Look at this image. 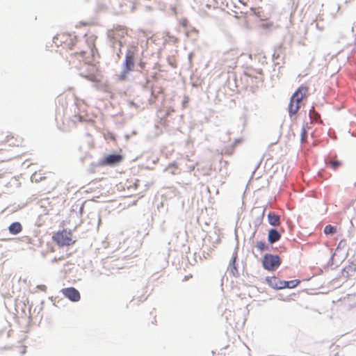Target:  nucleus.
Returning <instances> with one entry per match:
<instances>
[{
	"mask_svg": "<svg viewBox=\"0 0 356 356\" xmlns=\"http://www.w3.org/2000/svg\"><path fill=\"white\" fill-rule=\"evenodd\" d=\"M51 239L60 248L68 247L77 241V237L73 235L72 230L67 228L54 232Z\"/></svg>",
	"mask_w": 356,
	"mask_h": 356,
	"instance_id": "obj_1",
	"label": "nucleus"
},
{
	"mask_svg": "<svg viewBox=\"0 0 356 356\" xmlns=\"http://www.w3.org/2000/svg\"><path fill=\"white\" fill-rule=\"evenodd\" d=\"M124 159V156L122 154L114 151L104 154L98 162H92L90 165L94 168L105 166L115 167L121 163Z\"/></svg>",
	"mask_w": 356,
	"mask_h": 356,
	"instance_id": "obj_2",
	"label": "nucleus"
},
{
	"mask_svg": "<svg viewBox=\"0 0 356 356\" xmlns=\"http://www.w3.org/2000/svg\"><path fill=\"white\" fill-rule=\"evenodd\" d=\"M226 7L227 8V12H232L235 15L245 14L247 15L249 13H254L259 17H261V12H256L252 8H249L245 1H227Z\"/></svg>",
	"mask_w": 356,
	"mask_h": 356,
	"instance_id": "obj_3",
	"label": "nucleus"
},
{
	"mask_svg": "<svg viewBox=\"0 0 356 356\" xmlns=\"http://www.w3.org/2000/svg\"><path fill=\"white\" fill-rule=\"evenodd\" d=\"M135 66V54L133 51L127 49L124 61L122 63V70L118 75V81H124L127 75L132 71Z\"/></svg>",
	"mask_w": 356,
	"mask_h": 356,
	"instance_id": "obj_4",
	"label": "nucleus"
},
{
	"mask_svg": "<svg viewBox=\"0 0 356 356\" xmlns=\"http://www.w3.org/2000/svg\"><path fill=\"white\" fill-rule=\"evenodd\" d=\"M281 264L280 258L278 255L266 254L264 255L262 264L263 267L269 271H273L277 268Z\"/></svg>",
	"mask_w": 356,
	"mask_h": 356,
	"instance_id": "obj_5",
	"label": "nucleus"
},
{
	"mask_svg": "<svg viewBox=\"0 0 356 356\" xmlns=\"http://www.w3.org/2000/svg\"><path fill=\"white\" fill-rule=\"evenodd\" d=\"M60 292L65 298H67L72 302H77L81 300L79 291L74 286L63 288Z\"/></svg>",
	"mask_w": 356,
	"mask_h": 356,
	"instance_id": "obj_6",
	"label": "nucleus"
},
{
	"mask_svg": "<svg viewBox=\"0 0 356 356\" xmlns=\"http://www.w3.org/2000/svg\"><path fill=\"white\" fill-rule=\"evenodd\" d=\"M302 101V99H299L298 97H294V95H292L289 104V113L291 116L296 115L298 112Z\"/></svg>",
	"mask_w": 356,
	"mask_h": 356,
	"instance_id": "obj_7",
	"label": "nucleus"
},
{
	"mask_svg": "<svg viewBox=\"0 0 356 356\" xmlns=\"http://www.w3.org/2000/svg\"><path fill=\"white\" fill-rule=\"evenodd\" d=\"M154 280L152 278H151L148 281L147 285L145 286V287L144 289V290H145L144 293L137 298L138 302H143L147 299L148 296L152 293V292L154 289Z\"/></svg>",
	"mask_w": 356,
	"mask_h": 356,
	"instance_id": "obj_8",
	"label": "nucleus"
},
{
	"mask_svg": "<svg viewBox=\"0 0 356 356\" xmlns=\"http://www.w3.org/2000/svg\"><path fill=\"white\" fill-rule=\"evenodd\" d=\"M111 4V13L113 15H120L123 13L125 10L124 6H127L126 3L122 1H108Z\"/></svg>",
	"mask_w": 356,
	"mask_h": 356,
	"instance_id": "obj_9",
	"label": "nucleus"
},
{
	"mask_svg": "<svg viewBox=\"0 0 356 356\" xmlns=\"http://www.w3.org/2000/svg\"><path fill=\"white\" fill-rule=\"evenodd\" d=\"M309 86L307 84H302L300 86L298 89L293 94L294 97H298L300 99H305L309 96Z\"/></svg>",
	"mask_w": 356,
	"mask_h": 356,
	"instance_id": "obj_10",
	"label": "nucleus"
},
{
	"mask_svg": "<svg viewBox=\"0 0 356 356\" xmlns=\"http://www.w3.org/2000/svg\"><path fill=\"white\" fill-rule=\"evenodd\" d=\"M266 282L268 285L273 289H285V282L284 280H281L279 278L273 276L266 278Z\"/></svg>",
	"mask_w": 356,
	"mask_h": 356,
	"instance_id": "obj_11",
	"label": "nucleus"
},
{
	"mask_svg": "<svg viewBox=\"0 0 356 356\" xmlns=\"http://www.w3.org/2000/svg\"><path fill=\"white\" fill-rule=\"evenodd\" d=\"M22 225L19 221H15L10 224L8 227L9 233L12 235H17L22 231Z\"/></svg>",
	"mask_w": 356,
	"mask_h": 356,
	"instance_id": "obj_12",
	"label": "nucleus"
},
{
	"mask_svg": "<svg viewBox=\"0 0 356 356\" xmlns=\"http://www.w3.org/2000/svg\"><path fill=\"white\" fill-rule=\"evenodd\" d=\"M281 238L280 234L274 229H272L268 232V240L270 243H274L278 241Z\"/></svg>",
	"mask_w": 356,
	"mask_h": 356,
	"instance_id": "obj_13",
	"label": "nucleus"
},
{
	"mask_svg": "<svg viewBox=\"0 0 356 356\" xmlns=\"http://www.w3.org/2000/svg\"><path fill=\"white\" fill-rule=\"evenodd\" d=\"M268 222L273 226H278L280 224V218L277 214L270 212L268 215Z\"/></svg>",
	"mask_w": 356,
	"mask_h": 356,
	"instance_id": "obj_14",
	"label": "nucleus"
},
{
	"mask_svg": "<svg viewBox=\"0 0 356 356\" xmlns=\"http://www.w3.org/2000/svg\"><path fill=\"white\" fill-rule=\"evenodd\" d=\"M326 165L330 167L332 170H336L341 166V161L337 159L336 156L332 158L330 160L326 161Z\"/></svg>",
	"mask_w": 356,
	"mask_h": 356,
	"instance_id": "obj_15",
	"label": "nucleus"
},
{
	"mask_svg": "<svg viewBox=\"0 0 356 356\" xmlns=\"http://www.w3.org/2000/svg\"><path fill=\"white\" fill-rule=\"evenodd\" d=\"M97 12H105L108 11L111 13V6L106 5L105 3L102 2H98L97 6Z\"/></svg>",
	"mask_w": 356,
	"mask_h": 356,
	"instance_id": "obj_16",
	"label": "nucleus"
},
{
	"mask_svg": "<svg viewBox=\"0 0 356 356\" xmlns=\"http://www.w3.org/2000/svg\"><path fill=\"white\" fill-rule=\"evenodd\" d=\"M284 282L285 285H286L285 286V288L293 289L297 286L300 282L298 280H293L291 281H284Z\"/></svg>",
	"mask_w": 356,
	"mask_h": 356,
	"instance_id": "obj_17",
	"label": "nucleus"
},
{
	"mask_svg": "<svg viewBox=\"0 0 356 356\" xmlns=\"http://www.w3.org/2000/svg\"><path fill=\"white\" fill-rule=\"evenodd\" d=\"M337 228L331 225H326L324 228V233L325 234H333L336 233Z\"/></svg>",
	"mask_w": 356,
	"mask_h": 356,
	"instance_id": "obj_18",
	"label": "nucleus"
},
{
	"mask_svg": "<svg viewBox=\"0 0 356 356\" xmlns=\"http://www.w3.org/2000/svg\"><path fill=\"white\" fill-rule=\"evenodd\" d=\"M45 179V177L41 176L40 175H38L36 172H34L31 177V181H35V183H38Z\"/></svg>",
	"mask_w": 356,
	"mask_h": 356,
	"instance_id": "obj_19",
	"label": "nucleus"
},
{
	"mask_svg": "<svg viewBox=\"0 0 356 356\" xmlns=\"http://www.w3.org/2000/svg\"><path fill=\"white\" fill-rule=\"evenodd\" d=\"M85 79H87L88 81H90L93 83L98 82V79H97L96 74L94 73L87 74L85 76Z\"/></svg>",
	"mask_w": 356,
	"mask_h": 356,
	"instance_id": "obj_20",
	"label": "nucleus"
},
{
	"mask_svg": "<svg viewBox=\"0 0 356 356\" xmlns=\"http://www.w3.org/2000/svg\"><path fill=\"white\" fill-rule=\"evenodd\" d=\"M256 247L261 252L267 249V245L264 241H258L256 244Z\"/></svg>",
	"mask_w": 356,
	"mask_h": 356,
	"instance_id": "obj_21",
	"label": "nucleus"
},
{
	"mask_svg": "<svg viewBox=\"0 0 356 356\" xmlns=\"http://www.w3.org/2000/svg\"><path fill=\"white\" fill-rule=\"evenodd\" d=\"M153 222H154V217H153V212H151L149 214L147 215V226H149L151 224V228H153Z\"/></svg>",
	"mask_w": 356,
	"mask_h": 356,
	"instance_id": "obj_22",
	"label": "nucleus"
},
{
	"mask_svg": "<svg viewBox=\"0 0 356 356\" xmlns=\"http://www.w3.org/2000/svg\"><path fill=\"white\" fill-rule=\"evenodd\" d=\"M105 138L106 139H110L114 141L116 140L117 136L114 133L108 131L106 135Z\"/></svg>",
	"mask_w": 356,
	"mask_h": 356,
	"instance_id": "obj_23",
	"label": "nucleus"
},
{
	"mask_svg": "<svg viewBox=\"0 0 356 356\" xmlns=\"http://www.w3.org/2000/svg\"><path fill=\"white\" fill-rule=\"evenodd\" d=\"M309 115L312 118H314L316 120L320 118L319 114L316 113L314 109L310 111Z\"/></svg>",
	"mask_w": 356,
	"mask_h": 356,
	"instance_id": "obj_24",
	"label": "nucleus"
},
{
	"mask_svg": "<svg viewBox=\"0 0 356 356\" xmlns=\"http://www.w3.org/2000/svg\"><path fill=\"white\" fill-rule=\"evenodd\" d=\"M179 24L184 28H186L188 26V20L186 18H181L179 21Z\"/></svg>",
	"mask_w": 356,
	"mask_h": 356,
	"instance_id": "obj_25",
	"label": "nucleus"
},
{
	"mask_svg": "<svg viewBox=\"0 0 356 356\" xmlns=\"http://www.w3.org/2000/svg\"><path fill=\"white\" fill-rule=\"evenodd\" d=\"M76 36L74 37V40H76ZM76 41L74 40H70V42L67 44V47L70 49H73Z\"/></svg>",
	"mask_w": 356,
	"mask_h": 356,
	"instance_id": "obj_26",
	"label": "nucleus"
},
{
	"mask_svg": "<svg viewBox=\"0 0 356 356\" xmlns=\"http://www.w3.org/2000/svg\"><path fill=\"white\" fill-rule=\"evenodd\" d=\"M307 136V133L305 129H302V133H301V140L302 142H304Z\"/></svg>",
	"mask_w": 356,
	"mask_h": 356,
	"instance_id": "obj_27",
	"label": "nucleus"
},
{
	"mask_svg": "<svg viewBox=\"0 0 356 356\" xmlns=\"http://www.w3.org/2000/svg\"><path fill=\"white\" fill-rule=\"evenodd\" d=\"M88 157H91V156H90L89 154H88V153H87V154H86V155H85V156H81V157L79 158V160H80V161H81V163H83V162H84V161H85V159H86V158H88Z\"/></svg>",
	"mask_w": 356,
	"mask_h": 356,
	"instance_id": "obj_28",
	"label": "nucleus"
},
{
	"mask_svg": "<svg viewBox=\"0 0 356 356\" xmlns=\"http://www.w3.org/2000/svg\"><path fill=\"white\" fill-rule=\"evenodd\" d=\"M59 40V35H56L54 36L52 39V41L54 43H55L57 45L58 41Z\"/></svg>",
	"mask_w": 356,
	"mask_h": 356,
	"instance_id": "obj_29",
	"label": "nucleus"
},
{
	"mask_svg": "<svg viewBox=\"0 0 356 356\" xmlns=\"http://www.w3.org/2000/svg\"><path fill=\"white\" fill-rule=\"evenodd\" d=\"M75 117L77 118V120L81 122L84 121V118L82 115H75Z\"/></svg>",
	"mask_w": 356,
	"mask_h": 356,
	"instance_id": "obj_30",
	"label": "nucleus"
},
{
	"mask_svg": "<svg viewBox=\"0 0 356 356\" xmlns=\"http://www.w3.org/2000/svg\"><path fill=\"white\" fill-rule=\"evenodd\" d=\"M151 95H152V98H156V96L154 95V85H152L151 86Z\"/></svg>",
	"mask_w": 356,
	"mask_h": 356,
	"instance_id": "obj_31",
	"label": "nucleus"
},
{
	"mask_svg": "<svg viewBox=\"0 0 356 356\" xmlns=\"http://www.w3.org/2000/svg\"><path fill=\"white\" fill-rule=\"evenodd\" d=\"M130 2L131 3V5L129 7L131 8V11H134V9L136 8V4H135V3H136V1H130Z\"/></svg>",
	"mask_w": 356,
	"mask_h": 356,
	"instance_id": "obj_32",
	"label": "nucleus"
},
{
	"mask_svg": "<svg viewBox=\"0 0 356 356\" xmlns=\"http://www.w3.org/2000/svg\"><path fill=\"white\" fill-rule=\"evenodd\" d=\"M63 259V257H58V258H57V257H54V258L51 260V262H52V263H55V262L58 261V260H60V259Z\"/></svg>",
	"mask_w": 356,
	"mask_h": 356,
	"instance_id": "obj_33",
	"label": "nucleus"
},
{
	"mask_svg": "<svg viewBox=\"0 0 356 356\" xmlns=\"http://www.w3.org/2000/svg\"><path fill=\"white\" fill-rule=\"evenodd\" d=\"M38 287L41 290H45L47 289V286L45 285H38Z\"/></svg>",
	"mask_w": 356,
	"mask_h": 356,
	"instance_id": "obj_34",
	"label": "nucleus"
},
{
	"mask_svg": "<svg viewBox=\"0 0 356 356\" xmlns=\"http://www.w3.org/2000/svg\"><path fill=\"white\" fill-rule=\"evenodd\" d=\"M88 22H83V21H82V22H79V25H80V26H86V25H88Z\"/></svg>",
	"mask_w": 356,
	"mask_h": 356,
	"instance_id": "obj_35",
	"label": "nucleus"
},
{
	"mask_svg": "<svg viewBox=\"0 0 356 356\" xmlns=\"http://www.w3.org/2000/svg\"><path fill=\"white\" fill-rule=\"evenodd\" d=\"M129 105H131L132 106H136V104L134 101H130L129 102Z\"/></svg>",
	"mask_w": 356,
	"mask_h": 356,
	"instance_id": "obj_36",
	"label": "nucleus"
},
{
	"mask_svg": "<svg viewBox=\"0 0 356 356\" xmlns=\"http://www.w3.org/2000/svg\"><path fill=\"white\" fill-rule=\"evenodd\" d=\"M151 76L152 77V79H156V72H154L151 74Z\"/></svg>",
	"mask_w": 356,
	"mask_h": 356,
	"instance_id": "obj_37",
	"label": "nucleus"
},
{
	"mask_svg": "<svg viewBox=\"0 0 356 356\" xmlns=\"http://www.w3.org/2000/svg\"><path fill=\"white\" fill-rule=\"evenodd\" d=\"M264 26H266V27H268V26H273V24L272 23H269V24H263Z\"/></svg>",
	"mask_w": 356,
	"mask_h": 356,
	"instance_id": "obj_38",
	"label": "nucleus"
},
{
	"mask_svg": "<svg viewBox=\"0 0 356 356\" xmlns=\"http://www.w3.org/2000/svg\"><path fill=\"white\" fill-rule=\"evenodd\" d=\"M156 322V315L153 316V321H152V324H154Z\"/></svg>",
	"mask_w": 356,
	"mask_h": 356,
	"instance_id": "obj_39",
	"label": "nucleus"
},
{
	"mask_svg": "<svg viewBox=\"0 0 356 356\" xmlns=\"http://www.w3.org/2000/svg\"><path fill=\"white\" fill-rule=\"evenodd\" d=\"M79 75H80L81 77H83V78H84V79H85V76H86V74H84L83 73H80V74H79Z\"/></svg>",
	"mask_w": 356,
	"mask_h": 356,
	"instance_id": "obj_40",
	"label": "nucleus"
},
{
	"mask_svg": "<svg viewBox=\"0 0 356 356\" xmlns=\"http://www.w3.org/2000/svg\"><path fill=\"white\" fill-rule=\"evenodd\" d=\"M26 353V348L22 351V355H24Z\"/></svg>",
	"mask_w": 356,
	"mask_h": 356,
	"instance_id": "obj_41",
	"label": "nucleus"
},
{
	"mask_svg": "<svg viewBox=\"0 0 356 356\" xmlns=\"http://www.w3.org/2000/svg\"><path fill=\"white\" fill-rule=\"evenodd\" d=\"M10 347L4 346L3 348H1V349H10Z\"/></svg>",
	"mask_w": 356,
	"mask_h": 356,
	"instance_id": "obj_42",
	"label": "nucleus"
},
{
	"mask_svg": "<svg viewBox=\"0 0 356 356\" xmlns=\"http://www.w3.org/2000/svg\"><path fill=\"white\" fill-rule=\"evenodd\" d=\"M136 300V297L134 296V298L131 300V302H134Z\"/></svg>",
	"mask_w": 356,
	"mask_h": 356,
	"instance_id": "obj_43",
	"label": "nucleus"
},
{
	"mask_svg": "<svg viewBox=\"0 0 356 356\" xmlns=\"http://www.w3.org/2000/svg\"><path fill=\"white\" fill-rule=\"evenodd\" d=\"M153 43H155L156 39L151 38Z\"/></svg>",
	"mask_w": 356,
	"mask_h": 356,
	"instance_id": "obj_44",
	"label": "nucleus"
},
{
	"mask_svg": "<svg viewBox=\"0 0 356 356\" xmlns=\"http://www.w3.org/2000/svg\"><path fill=\"white\" fill-rule=\"evenodd\" d=\"M49 299H51V301H54V297L53 296L50 297Z\"/></svg>",
	"mask_w": 356,
	"mask_h": 356,
	"instance_id": "obj_45",
	"label": "nucleus"
},
{
	"mask_svg": "<svg viewBox=\"0 0 356 356\" xmlns=\"http://www.w3.org/2000/svg\"><path fill=\"white\" fill-rule=\"evenodd\" d=\"M125 137L127 139H128L129 138V135H125Z\"/></svg>",
	"mask_w": 356,
	"mask_h": 356,
	"instance_id": "obj_46",
	"label": "nucleus"
},
{
	"mask_svg": "<svg viewBox=\"0 0 356 356\" xmlns=\"http://www.w3.org/2000/svg\"><path fill=\"white\" fill-rule=\"evenodd\" d=\"M155 200H156V195H154V197L153 198V202H154Z\"/></svg>",
	"mask_w": 356,
	"mask_h": 356,
	"instance_id": "obj_47",
	"label": "nucleus"
},
{
	"mask_svg": "<svg viewBox=\"0 0 356 356\" xmlns=\"http://www.w3.org/2000/svg\"><path fill=\"white\" fill-rule=\"evenodd\" d=\"M153 69H156V63H154V65L153 66Z\"/></svg>",
	"mask_w": 356,
	"mask_h": 356,
	"instance_id": "obj_48",
	"label": "nucleus"
},
{
	"mask_svg": "<svg viewBox=\"0 0 356 356\" xmlns=\"http://www.w3.org/2000/svg\"><path fill=\"white\" fill-rule=\"evenodd\" d=\"M81 54H83V56L85 54V51H82Z\"/></svg>",
	"mask_w": 356,
	"mask_h": 356,
	"instance_id": "obj_49",
	"label": "nucleus"
},
{
	"mask_svg": "<svg viewBox=\"0 0 356 356\" xmlns=\"http://www.w3.org/2000/svg\"><path fill=\"white\" fill-rule=\"evenodd\" d=\"M153 163H156V160H153Z\"/></svg>",
	"mask_w": 356,
	"mask_h": 356,
	"instance_id": "obj_50",
	"label": "nucleus"
},
{
	"mask_svg": "<svg viewBox=\"0 0 356 356\" xmlns=\"http://www.w3.org/2000/svg\"><path fill=\"white\" fill-rule=\"evenodd\" d=\"M1 247H2V244H1V243H0V248H1Z\"/></svg>",
	"mask_w": 356,
	"mask_h": 356,
	"instance_id": "obj_51",
	"label": "nucleus"
}]
</instances>
